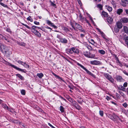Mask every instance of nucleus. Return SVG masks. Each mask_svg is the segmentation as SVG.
I'll return each instance as SVG.
<instances>
[{
  "label": "nucleus",
  "mask_w": 128,
  "mask_h": 128,
  "mask_svg": "<svg viewBox=\"0 0 128 128\" xmlns=\"http://www.w3.org/2000/svg\"><path fill=\"white\" fill-rule=\"evenodd\" d=\"M4 62H5V63L6 64L8 65L9 66H11L12 67H13V68H14L16 69V70H19V71H22V72H24V73H26V71L25 70H24L22 69L21 68H18L16 66H14V65H12V64H10L9 62H8L5 61V60H4Z\"/></svg>",
  "instance_id": "f257e3e1"
},
{
  "label": "nucleus",
  "mask_w": 128,
  "mask_h": 128,
  "mask_svg": "<svg viewBox=\"0 0 128 128\" xmlns=\"http://www.w3.org/2000/svg\"><path fill=\"white\" fill-rule=\"evenodd\" d=\"M104 76L111 82L113 84L114 80L112 76L108 74L104 73Z\"/></svg>",
  "instance_id": "f03ea898"
},
{
  "label": "nucleus",
  "mask_w": 128,
  "mask_h": 128,
  "mask_svg": "<svg viewBox=\"0 0 128 128\" xmlns=\"http://www.w3.org/2000/svg\"><path fill=\"white\" fill-rule=\"evenodd\" d=\"M77 64L78 66H80L81 68L84 69V70H85L87 72V73L89 75H91L92 77L94 78H95V76L88 70L84 66H83L81 64H80L78 63Z\"/></svg>",
  "instance_id": "7ed1b4c3"
},
{
  "label": "nucleus",
  "mask_w": 128,
  "mask_h": 128,
  "mask_svg": "<svg viewBox=\"0 0 128 128\" xmlns=\"http://www.w3.org/2000/svg\"><path fill=\"white\" fill-rule=\"evenodd\" d=\"M108 116L109 118L114 121H115L118 119L120 120V119L114 114H113L112 115L109 114Z\"/></svg>",
  "instance_id": "20e7f679"
},
{
  "label": "nucleus",
  "mask_w": 128,
  "mask_h": 128,
  "mask_svg": "<svg viewBox=\"0 0 128 128\" xmlns=\"http://www.w3.org/2000/svg\"><path fill=\"white\" fill-rule=\"evenodd\" d=\"M0 49L2 52H5L6 53L8 51L7 48L3 44L1 45L0 46Z\"/></svg>",
  "instance_id": "39448f33"
},
{
  "label": "nucleus",
  "mask_w": 128,
  "mask_h": 128,
  "mask_svg": "<svg viewBox=\"0 0 128 128\" xmlns=\"http://www.w3.org/2000/svg\"><path fill=\"white\" fill-rule=\"evenodd\" d=\"M71 26L75 30H76L77 29L79 30H81L82 29V28L81 26L77 23H76L75 25V27H74L72 24H71Z\"/></svg>",
  "instance_id": "423d86ee"
},
{
  "label": "nucleus",
  "mask_w": 128,
  "mask_h": 128,
  "mask_svg": "<svg viewBox=\"0 0 128 128\" xmlns=\"http://www.w3.org/2000/svg\"><path fill=\"white\" fill-rule=\"evenodd\" d=\"M121 5L124 7H126L128 4V0H121Z\"/></svg>",
  "instance_id": "0eeeda50"
},
{
  "label": "nucleus",
  "mask_w": 128,
  "mask_h": 128,
  "mask_svg": "<svg viewBox=\"0 0 128 128\" xmlns=\"http://www.w3.org/2000/svg\"><path fill=\"white\" fill-rule=\"evenodd\" d=\"M90 63L92 65H99L101 64V62L98 61L96 60H94L93 61H90Z\"/></svg>",
  "instance_id": "6e6552de"
},
{
  "label": "nucleus",
  "mask_w": 128,
  "mask_h": 128,
  "mask_svg": "<svg viewBox=\"0 0 128 128\" xmlns=\"http://www.w3.org/2000/svg\"><path fill=\"white\" fill-rule=\"evenodd\" d=\"M120 21L122 23L126 24L128 22V18L126 17H123L121 18Z\"/></svg>",
  "instance_id": "1a4fd4ad"
},
{
  "label": "nucleus",
  "mask_w": 128,
  "mask_h": 128,
  "mask_svg": "<svg viewBox=\"0 0 128 128\" xmlns=\"http://www.w3.org/2000/svg\"><path fill=\"white\" fill-rule=\"evenodd\" d=\"M116 26L119 29L122 28L123 26L122 24L119 21L116 23Z\"/></svg>",
  "instance_id": "9d476101"
},
{
  "label": "nucleus",
  "mask_w": 128,
  "mask_h": 128,
  "mask_svg": "<svg viewBox=\"0 0 128 128\" xmlns=\"http://www.w3.org/2000/svg\"><path fill=\"white\" fill-rule=\"evenodd\" d=\"M32 32L34 34L37 36L38 37H40L41 36L40 34L36 30H32Z\"/></svg>",
  "instance_id": "9b49d317"
},
{
  "label": "nucleus",
  "mask_w": 128,
  "mask_h": 128,
  "mask_svg": "<svg viewBox=\"0 0 128 128\" xmlns=\"http://www.w3.org/2000/svg\"><path fill=\"white\" fill-rule=\"evenodd\" d=\"M60 42L63 44H66L68 40L65 38H63L62 37L60 39Z\"/></svg>",
  "instance_id": "f8f14e48"
},
{
  "label": "nucleus",
  "mask_w": 128,
  "mask_h": 128,
  "mask_svg": "<svg viewBox=\"0 0 128 128\" xmlns=\"http://www.w3.org/2000/svg\"><path fill=\"white\" fill-rule=\"evenodd\" d=\"M116 78L118 82H123L124 80V79L122 78V77L120 76H117Z\"/></svg>",
  "instance_id": "ddd939ff"
},
{
  "label": "nucleus",
  "mask_w": 128,
  "mask_h": 128,
  "mask_svg": "<svg viewBox=\"0 0 128 128\" xmlns=\"http://www.w3.org/2000/svg\"><path fill=\"white\" fill-rule=\"evenodd\" d=\"M116 14L118 15H120L123 12V10L121 8L117 9L116 11Z\"/></svg>",
  "instance_id": "4468645a"
},
{
  "label": "nucleus",
  "mask_w": 128,
  "mask_h": 128,
  "mask_svg": "<svg viewBox=\"0 0 128 128\" xmlns=\"http://www.w3.org/2000/svg\"><path fill=\"white\" fill-rule=\"evenodd\" d=\"M72 53H78L79 52L78 50L75 47L72 48Z\"/></svg>",
  "instance_id": "2eb2a0df"
},
{
  "label": "nucleus",
  "mask_w": 128,
  "mask_h": 128,
  "mask_svg": "<svg viewBox=\"0 0 128 128\" xmlns=\"http://www.w3.org/2000/svg\"><path fill=\"white\" fill-rule=\"evenodd\" d=\"M107 22L110 24H111L113 21V19L112 18L109 17L106 19Z\"/></svg>",
  "instance_id": "dca6fc26"
},
{
  "label": "nucleus",
  "mask_w": 128,
  "mask_h": 128,
  "mask_svg": "<svg viewBox=\"0 0 128 128\" xmlns=\"http://www.w3.org/2000/svg\"><path fill=\"white\" fill-rule=\"evenodd\" d=\"M102 15L104 17H107L108 16V14L104 11H103L102 12Z\"/></svg>",
  "instance_id": "f3484780"
},
{
  "label": "nucleus",
  "mask_w": 128,
  "mask_h": 128,
  "mask_svg": "<svg viewBox=\"0 0 128 128\" xmlns=\"http://www.w3.org/2000/svg\"><path fill=\"white\" fill-rule=\"evenodd\" d=\"M66 52L68 54H72V48L70 49H66Z\"/></svg>",
  "instance_id": "a211bd4d"
},
{
  "label": "nucleus",
  "mask_w": 128,
  "mask_h": 128,
  "mask_svg": "<svg viewBox=\"0 0 128 128\" xmlns=\"http://www.w3.org/2000/svg\"><path fill=\"white\" fill-rule=\"evenodd\" d=\"M123 29L125 33L128 34V28L126 26H124Z\"/></svg>",
  "instance_id": "6ab92c4d"
},
{
  "label": "nucleus",
  "mask_w": 128,
  "mask_h": 128,
  "mask_svg": "<svg viewBox=\"0 0 128 128\" xmlns=\"http://www.w3.org/2000/svg\"><path fill=\"white\" fill-rule=\"evenodd\" d=\"M16 75L19 78L22 80H24V78L23 76H22L19 74H16Z\"/></svg>",
  "instance_id": "aec40b11"
},
{
  "label": "nucleus",
  "mask_w": 128,
  "mask_h": 128,
  "mask_svg": "<svg viewBox=\"0 0 128 128\" xmlns=\"http://www.w3.org/2000/svg\"><path fill=\"white\" fill-rule=\"evenodd\" d=\"M106 7L109 12H110L112 11V8L111 7L108 6H106Z\"/></svg>",
  "instance_id": "412c9836"
},
{
  "label": "nucleus",
  "mask_w": 128,
  "mask_h": 128,
  "mask_svg": "<svg viewBox=\"0 0 128 128\" xmlns=\"http://www.w3.org/2000/svg\"><path fill=\"white\" fill-rule=\"evenodd\" d=\"M83 54L84 56L88 58V56H89L88 55L89 54V52H88L86 51L84 52H83Z\"/></svg>",
  "instance_id": "4be33fe9"
},
{
  "label": "nucleus",
  "mask_w": 128,
  "mask_h": 128,
  "mask_svg": "<svg viewBox=\"0 0 128 128\" xmlns=\"http://www.w3.org/2000/svg\"><path fill=\"white\" fill-rule=\"evenodd\" d=\"M88 58H93L95 57V55L94 54H92L91 53L89 52V54L88 55Z\"/></svg>",
  "instance_id": "5701e85b"
},
{
  "label": "nucleus",
  "mask_w": 128,
  "mask_h": 128,
  "mask_svg": "<svg viewBox=\"0 0 128 128\" xmlns=\"http://www.w3.org/2000/svg\"><path fill=\"white\" fill-rule=\"evenodd\" d=\"M37 76L39 77L40 78H42L43 76L44 75L42 73H38L37 74Z\"/></svg>",
  "instance_id": "b1692460"
},
{
  "label": "nucleus",
  "mask_w": 128,
  "mask_h": 128,
  "mask_svg": "<svg viewBox=\"0 0 128 128\" xmlns=\"http://www.w3.org/2000/svg\"><path fill=\"white\" fill-rule=\"evenodd\" d=\"M120 29L116 26L114 28V31L115 32H119Z\"/></svg>",
  "instance_id": "393cba45"
},
{
  "label": "nucleus",
  "mask_w": 128,
  "mask_h": 128,
  "mask_svg": "<svg viewBox=\"0 0 128 128\" xmlns=\"http://www.w3.org/2000/svg\"><path fill=\"white\" fill-rule=\"evenodd\" d=\"M79 17L80 19V20L82 22H83L85 18H84V17L81 15L80 14L79 16Z\"/></svg>",
  "instance_id": "a878e982"
},
{
  "label": "nucleus",
  "mask_w": 128,
  "mask_h": 128,
  "mask_svg": "<svg viewBox=\"0 0 128 128\" xmlns=\"http://www.w3.org/2000/svg\"><path fill=\"white\" fill-rule=\"evenodd\" d=\"M36 28H37L38 29H39V28H40V27L34 26L32 27L31 30H36L35 29Z\"/></svg>",
  "instance_id": "bb28decb"
},
{
  "label": "nucleus",
  "mask_w": 128,
  "mask_h": 128,
  "mask_svg": "<svg viewBox=\"0 0 128 128\" xmlns=\"http://www.w3.org/2000/svg\"><path fill=\"white\" fill-rule=\"evenodd\" d=\"M54 75L56 77H57L58 79H60L63 82H64V81L62 80V78L60 77L59 76L56 75V74H54Z\"/></svg>",
  "instance_id": "cd10ccee"
},
{
  "label": "nucleus",
  "mask_w": 128,
  "mask_h": 128,
  "mask_svg": "<svg viewBox=\"0 0 128 128\" xmlns=\"http://www.w3.org/2000/svg\"><path fill=\"white\" fill-rule=\"evenodd\" d=\"M54 75L56 77H57L58 79H60L63 82H64V81L62 80V78L60 77L59 76L56 75V74H54Z\"/></svg>",
  "instance_id": "c85d7f7f"
},
{
  "label": "nucleus",
  "mask_w": 128,
  "mask_h": 128,
  "mask_svg": "<svg viewBox=\"0 0 128 128\" xmlns=\"http://www.w3.org/2000/svg\"><path fill=\"white\" fill-rule=\"evenodd\" d=\"M60 110L62 112H64V109L62 106H60Z\"/></svg>",
  "instance_id": "c756f323"
},
{
  "label": "nucleus",
  "mask_w": 128,
  "mask_h": 128,
  "mask_svg": "<svg viewBox=\"0 0 128 128\" xmlns=\"http://www.w3.org/2000/svg\"><path fill=\"white\" fill-rule=\"evenodd\" d=\"M2 38L3 39L5 40H6L8 42H10V41L8 40V38H7L6 36H2Z\"/></svg>",
  "instance_id": "7c9ffc66"
},
{
  "label": "nucleus",
  "mask_w": 128,
  "mask_h": 128,
  "mask_svg": "<svg viewBox=\"0 0 128 128\" xmlns=\"http://www.w3.org/2000/svg\"><path fill=\"white\" fill-rule=\"evenodd\" d=\"M98 52L102 54H104L105 53V52L104 51L102 50H99Z\"/></svg>",
  "instance_id": "2f4dec72"
},
{
  "label": "nucleus",
  "mask_w": 128,
  "mask_h": 128,
  "mask_svg": "<svg viewBox=\"0 0 128 128\" xmlns=\"http://www.w3.org/2000/svg\"><path fill=\"white\" fill-rule=\"evenodd\" d=\"M25 68H29V66L26 64V62H23V63L22 65Z\"/></svg>",
  "instance_id": "473e14b6"
},
{
  "label": "nucleus",
  "mask_w": 128,
  "mask_h": 128,
  "mask_svg": "<svg viewBox=\"0 0 128 128\" xmlns=\"http://www.w3.org/2000/svg\"><path fill=\"white\" fill-rule=\"evenodd\" d=\"M125 42L126 44L127 45V48H128V36L126 38L125 40Z\"/></svg>",
  "instance_id": "72a5a7b5"
},
{
  "label": "nucleus",
  "mask_w": 128,
  "mask_h": 128,
  "mask_svg": "<svg viewBox=\"0 0 128 128\" xmlns=\"http://www.w3.org/2000/svg\"><path fill=\"white\" fill-rule=\"evenodd\" d=\"M76 109L78 110H80L81 109L80 106L78 104L76 105V106L74 107Z\"/></svg>",
  "instance_id": "f704fd0d"
},
{
  "label": "nucleus",
  "mask_w": 128,
  "mask_h": 128,
  "mask_svg": "<svg viewBox=\"0 0 128 128\" xmlns=\"http://www.w3.org/2000/svg\"><path fill=\"white\" fill-rule=\"evenodd\" d=\"M115 58H116V60L119 63V64H121V63L120 61L118 58L117 56H116V55H115Z\"/></svg>",
  "instance_id": "c9c22d12"
},
{
  "label": "nucleus",
  "mask_w": 128,
  "mask_h": 128,
  "mask_svg": "<svg viewBox=\"0 0 128 128\" xmlns=\"http://www.w3.org/2000/svg\"><path fill=\"white\" fill-rule=\"evenodd\" d=\"M27 20L30 21L31 22H32L33 21L32 18H31L30 16H29L28 18H27Z\"/></svg>",
  "instance_id": "e433bc0d"
},
{
  "label": "nucleus",
  "mask_w": 128,
  "mask_h": 128,
  "mask_svg": "<svg viewBox=\"0 0 128 128\" xmlns=\"http://www.w3.org/2000/svg\"><path fill=\"white\" fill-rule=\"evenodd\" d=\"M3 107L6 109L8 110V108L6 104H4L3 105Z\"/></svg>",
  "instance_id": "4c0bfd02"
},
{
  "label": "nucleus",
  "mask_w": 128,
  "mask_h": 128,
  "mask_svg": "<svg viewBox=\"0 0 128 128\" xmlns=\"http://www.w3.org/2000/svg\"><path fill=\"white\" fill-rule=\"evenodd\" d=\"M74 102L72 103V106L74 107L76 106V105L78 104L77 102L75 100H74Z\"/></svg>",
  "instance_id": "58836bf2"
},
{
  "label": "nucleus",
  "mask_w": 128,
  "mask_h": 128,
  "mask_svg": "<svg viewBox=\"0 0 128 128\" xmlns=\"http://www.w3.org/2000/svg\"><path fill=\"white\" fill-rule=\"evenodd\" d=\"M77 101L79 104H82V102H83V100L82 99L80 100H77Z\"/></svg>",
  "instance_id": "ea45409f"
},
{
  "label": "nucleus",
  "mask_w": 128,
  "mask_h": 128,
  "mask_svg": "<svg viewBox=\"0 0 128 128\" xmlns=\"http://www.w3.org/2000/svg\"><path fill=\"white\" fill-rule=\"evenodd\" d=\"M0 4L2 6H3L4 7H7V5L5 4H4L3 3L1 2H0Z\"/></svg>",
  "instance_id": "a19ab883"
},
{
  "label": "nucleus",
  "mask_w": 128,
  "mask_h": 128,
  "mask_svg": "<svg viewBox=\"0 0 128 128\" xmlns=\"http://www.w3.org/2000/svg\"><path fill=\"white\" fill-rule=\"evenodd\" d=\"M44 28H40L39 29H40L41 30H42L43 31H44L46 32H47L46 30V29L44 28Z\"/></svg>",
  "instance_id": "79ce46f5"
},
{
  "label": "nucleus",
  "mask_w": 128,
  "mask_h": 128,
  "mask_svg": "<svg viewBox=\"0 0 128 128\" xmlns=\"http://www.w3.org/2000/svg\"><path fill=\"white\" fill-rule=\"evenodd\" d=\"M18 44L21 46H25L26 44L24 42H19L18 43Z\"/></svg>",
  "instance_id": "37998d69"
},
{
  "label": "nucleus",
  "mask_w": 128,
  "mask_h": 128,
  "mask_svg": "<svg viewBox=\"0 0 128 128\" xmlns=\"http://www.w3.org/2000/svg\"><path fill=\"white\" fill-rule=\"evenodd\" d=\"M99 114L100 115L102 116H103L104 115L103 112L102 111L100 110L99 111Z\"/></svg>",
  "instance_id": "c03bdc74"
},
{
  "label": "nucleus",
  "mask_w": 128,
  "mask_h": 128,
  "mask_svg": "<svg viewBox=\"0 0 128 128\" xmlns=\"http://www.w3.org/2000/svg\"><path fill=\"white\" fill-rule=\"evenodd\" d=\"M22 24L23 26H25L26 28H27L28 29H30V27L28 26L26 24H25L24 23H22Z\"/></svg>",
  "instance_id": "a18cd8bd"
},
{
  "label": "nucleus",
  "mask_w": 128,
  "mask_h": 128,
  "mask_svg": "<svg viewBox=\"0 0 128 128\" xmlns=\"http://www.w3.org/2000/svg\"><path fill=\"white\" fill-rule=\"evenodd\" d=\"M21 93L23 95L25 94V90H22L21 91Z\"/></svg>",
  "instance_id": "49530a36"
},
{
  "label": "nucleus",
  "mask_w": 128,
  "mask_h": 128,
  "mask_svg": "<svg viewBox=\"0 0 128 128\" xmlns=\"http://www.w3.org/2000/svg\"><path fill=\"white\" fill-rule=\"evenodd\" d=\"M68 101L71 103H73L74 102V99L71 97L70 98V99H69Z\"/></svg>",
  "instance_id": "de8ad7c7"
},
{
  "label": "nucleus",
  "mask_w": 128,
  "mask_h": 128,
  "mask_svg": "<svg viewBox=\"0 0 128 128\" xmlns=\"http://www.w3.org/2000/svg\"><path fill=\"white\" fill-rule=\"evenodd\" d=\"M97 6L100 8V10H102V6L101 4H98Z\"/></svg>",
  "instance_id": "09e8293b"
},
{
  "label": "nucleus",
  "mask_w": 128,
  "mask_h": 128,
  "mask_svg": "<svg viewBox=\"0 0 128 128\" xmlns=\"http://www.w3.org/2000/svg\"><path fill=\"white\" fill-rule=\"evenodd\" d=\"M47 23L49 25H50L51 24L52 22L51 21H49L48 20H47L46 21Z\"/></svg>",
  "instance_id": "8fccbe9b"
},
{
  "label": "nucleus",
  "mask_w": 128,
  "mask_h": 128,
  "mask_svg": "<svg viewBox=\"0 0 128 128\" xmlns=\"http://www.w3.org/2000/svg\"><path fill=\"white\" fill-rule=\"evenodd\" d=\"M128 83L126 82H125L123 84V86L124 87H126L127 86Z\"/></svg>",
  "instance_id": "3c124183"
},
{
  "label": "nucleus",
  "mask_w": 128,
  "mask_h": 128,
  "mask_svg": "<svg viewBox=\"0 0 128 128\" xmlns=\"http://www.w3.org/2000/svg\"><path fill=\"white\" fill-rule=\"evenodd\" d=\"M122 105L123 106H124L125 108H126L128 106V104L126 102H125Z\"/></svg>",
  "instance_id": "603ef678"
},
{
  "label": "nucleus",
  "mask_w": 128,
  "mask_h": 128,
  "mask_svg": "<svg viewBox=\"0 0 128 128\" xmlns=\"http://www.w3.org/2000/svg\"><path fill=\"white\" fill-rule=\"evenodd\" d=\"M34 24L37 25H39L40 24L39 22H37L36 21H34Z\"/></svg>",
  "instance_id": "864d4df0"
},
{
  "label": "nucleus",
  "mask_w": 128,
  "mask_h": 128,
  "mask_svg": "<svg viewBox=\"0 0 128 128\" xmlns=\"http://www.w3.org/2000/svg\"><path fill=\"white\" fill-rule=\"evenodd\" d=\"M50 2H51V5L54 6V7H55L56 6V5L55 4L53 3L52 2H51V1H50Z\"/></svg>",
  "instance_id": "5fc2aeb1"
},
{
  "label": "nucleus",
  "mask_w": 128,
  "mask_h": 128,
  "mask_svg": "<svg viewBox=\"0 0 128 128\" xmlns=\"http://www.w3.org/2000/svg\"><path fill=\"white\" fill-rule=\"evenodd\" d=\"M18 62L20 64H21L22 65L23 63V62L21 61L20 60H18Z\"/></svg>",
  "instance_id": "6e6d98bb"
},
{
  "label": "nucleus",
  "mask_w": 128,
  "mask_h": 128,
  "mask_svg": "<svg viewBox=\"0 0 128 128\" xmlns=\"http://www.w3.org/2000/svg\"><path fill=\"white\" fill-rule=\"evenodd\" d=\"M56 37L59 39L60 40V39L62 38L60 35L58 34H57Z\"/></svg>",
  "instance_id": "4d7b16f0"
},
{
  "label": "nucleus",
  "mask_w": 128,
  "mask_h": 128,
  "mask_svg": "<svg viewBox=\"0 0 128 128\" xmlns=\"http://www.w3.org/2000/svg\"><path fill=\"white\" fill-rule=\"evenodd\" d=\"M106 98L108 100L111 99L110 97L108 96H106Z\"/></svg>",
  "instance_id": "13d9d810"
},
{
  "label": "nucleus",
  "mask_w": 128,
  "mask_h": 128,
  "mask_svg": "<svg viewBox=\"0 0 128 128\" xmlns=\"http://www.w3.org/2000/svg\"><path fill=\"white\" fill-rule=\"evenodd\" d=\"M44 28H48L50 29V32H51V30H52L51 28H50V27H48V26H44Z\"/></svg>",
  "instance_id": "bf43d9fd"
},
{
  "label": "nucleus",
  "mask_w": 128,
  "mask_h": 128,
  "mask_svg": "<svg viewBox=\"0 0 128 128\" xmlns=\"http://www.w3.org/2000/svg\"><path fill=\"white\" fill-rule=\"evenodd\" d=\"M124 73L127 76H128V72H127L126 71L124 70L123 71Z\"/></svg>",
  "instance_id": "052dcab7"
},
{
  "label": "nucleus",
  "mask_w": 128,
  "mask_h": 128,
  "mask_svg": "<svg viewBox=\"0 0 128 128\" xmlns=\"http://www.w3.org/2000/svg\"><path fill=\"white\" fill-rule=\"evenodd\" d=\"M125 12L126 13V14H128V9H124Z\"/></svg>",
  "instance_id": "680f3d73"
},
{
  "label": "nucleus",
  "mask_w": 128,
  "mask_h": 128,
  "mask_svg": "<svg viewBox=\"0 0 128 128\" xmlns=\"http://www.w3.org/2000/svg\"><path fill=\"white\" fill-rule=\"evenodd\" d=\"M122 90L124 92L126 91V89L124 87L122 89Z\"/></svg>",
  "instance_id": "e2e57ef3"
},
{
  "label": "nucleus",
  "mask_w": 128,
  "mask_h": 128,
  "mask_svg": "<svg viewBox=\"0 0 128 128\" xmlns=\"http://www.w3.org/2000/svg\"><path fill=\"white\" fill-rule=\"evenodd\" d=\"M70 97L69 96H68L66 97V98L68 100L69 99H70Z\"/></svg>",
  "instance_id": "0e129e2a"
},
{
  "label": "nucleus",
  "mask_w": 128,
  "mask_h": 128,
  "mask_svg": "<svg viewBox=\"0 0 128 128\" xmlns=\"http://www.w3.org/2000/svg\"><path fill=\"white\" fill-rule=\"evenodd\" d=\"M84 20L86 22L88 23V24H89V22L88 21V20H86V18H85Z\"/></svg>",
  "instance_id": "69168bd1"
},
{
  "label": "nucleus",
  "mask_w": 128,
  "mask_h": 128,
  "mask_svg": "<svg viewBox=\"0 0 128 128\" xmlns=\"http://www.w3.org/2000/svg\"><path fill=\"white\" fill-rule=\"evenodd\" d=\"M111 102L112 104H114L115 105H117L114 102H112V101H111Z\"/></svg>",
  "instance_id": "338daca9"
},
{
  "label": "nucleus",
  "mask_w": 128,
  "mask_h": 128,
  "mask_svg": "<svg viewBox=\"0 0 128 128\" xmlns=\"http://www.w3.org/2000/svg\"><path fill=\"white\" fill-rule=\"evenodd\" d=\"M60 98H61L63 100H65V101H66V99H65L64 98H63V97H62V96H60Z\"/></svg>",
  "instance_id": "774afa93"
}]
</instances>
